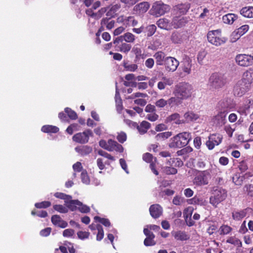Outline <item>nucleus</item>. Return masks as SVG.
I'll list each match as a JSON object with an SVG mask.
<instances>
[{
  "label": "nucleus",
  "instance_id": "nucleus-1",
  "mask_svg": "<svg viewBox=\"0 0 253 253\" xmlns=\"http://www.w3.org/2000/svg\"><path fill=\"white\" fill-rule=\"evenodd\" d=\"M191 139L190 132L184 131L179 133L169 139V146L170 148H182L188 145Z\"/></svg>",
  "mask_w": 253,
  "mask_h": 253
},
{
  "label": "nucleus",
  "instance_id": "nucleus-2",
  "mask_svg": "<svg viewBox=\"0 0 253 253\" xmlns=\"http://www.w3.org/2000/svg\"><path fill=\"white\" fill-rule=\"evenodd\" d=\"M193 90V87L190 84L182 82L175 86L173 93L175 96L183 100L191 97Z\"/></svg>",
  "mask_w": 253,
  "mask_h": 253
},
{
  "label": "nucleus",
  "instance_id": "nucleus-3",
  "mask_svg": "<svg viewBox=\"0 0 253 253\" xmlns=\"http://www.w3.org/2000/svg\"><path fill=\"white\" fill-rule=\"evenodd\" d=\"M227 197V192L222 188L216 187L213 189L212 195L210 198V203L214 207L223 201Z\"/></svg>",
  "mask_w": 253,
  "mask_h": 253
},
{
  "label": "nucleus",
  "instance_id": "nucleus-4",
  "mask_svg": "<svg viewBox=\"0 0 253 253\" xmlns=\"http://www.w3.org/2000/svg\"><path fill=\"white\" fill-rule=\"evenodd\" d=\"M226 83L225 77L220 73H213L209 79V84L213 89H219L223 87Z\"/></svg>",
  "mask_w": 253,
  "mask_h": 253
},
{
  "label": "nucleus",
  "instance_id": "nucleus-5",
  "mask_svg": "<svg viewBox=\"0 0 253 253\" xmlns=\"http://www.w3.org/2000/svg\"><path fill=\"white\" fill-rule=\"evenodd\" d=\"M209 42L215 46H219L225 42L226 39L221 37L220 30L209 31L207 34Z\"/></svg>",
  "mask_w": 253,
  "mask_h": 253
},
{
  "label": "nucleus",
  "instance_id": "nucleus-6",
  "mask_svg": "<svg viewBox=\"0 0 253 253\" xmlns=\"http://www.w3.org/2000/svg\"><path fill=\"white\" fill-rule=\"evenodd\" d=\"M210 175L209 170H198L193 180V184L197 186L207 185L209 183L208 176Z\"/></svg>",
  "mask_w": 253,
  "mask_h": 253
},
{
  "label": "nucleus",
  "instance_id": "nucleus-7",
  "mask_svg": "<svg viewBox=\"0 0 253 253\" xmlns=\"http://www.w3.org/2000/svg\"><path fill=\"white\" fill-rule=\"evenodd\" d=\"M169 10L170 6L169 5L164 4L161 1H157L153 4L150 10V13L152 15L158 17L164 15Z\"/></svg>",
  "mask_w": 253,
  "mask_h": 253
},
{
  "label": "nucleus",
  "instance_id": "nucleus-8",
  "mask_svg": "<svg viewBox=\"0 0 253 253\" xmlns=\"http://www.w3.org/2000/svg\"><path fill=\"white\" fill-rule=\"evenodd\" d=\"M234 106L233 100L230 98L225 97L218 102L216 108L218 111H223L228 114Z\"/></svg>",
  "mask_w": 253,
  "mask_h": 253
},
{
  "label": "nucleus",
  "instance_id": "nucleus-9",
  "mask_svg": "<svg viewBox=\"0 0 253 253\" xmlns=\"http://www.w3.org/2000/svg\"><path fill=\"white\" fill-rule=\"evenodd\" d=\"M93 134L91 130L86 129L83 132L75 134L73 136V140L80 144H85L88 142L89 137H93Z\"/></svg>",
  "mask_w": 253,
  "mask_h": 253
},
{
  "label": "nucleus",
  "instance_id": "nucleus-10",
  "mask_svg": "<svg viewBox=\"0 0 253 253\" xmlns=\"http://www.w3.org/2000/svg\"><path fill=\"white\" fill-rule=\"evenodd\" d=\"M222 139L223 136L219 133L211 134L208 137V140L206 143V146L209 150H212L215 146L221 143Z\"/></svg>",
  "mask_w": 253,
  "mask_h": 253
},
{
  "label": "nucleus",
  "instance_id": "nucleus-11",
  "mask_svg": "<svg viewBox=\"0 0 253 253\" xmlns=\"http://www.w3.org/2000/svg\"><path fill=\"white\" fill-rule=\"evenodd\" d=\"M235 61L240 66L248 67L253 65V56L245 54H238L235 57Z\"/></svg>",
  "mask_w": 253,
  "mask_h": 253
},
{
  "label": "nucleus",
  "instance_id": "nucleus-12",
  "mask_svg": "<svg viewBox=\"0 0 253 253\" xmlns=\"http://www.w3.org/2000/svg\"><path fill=\"white\" fill-rule=\"evenodd\" d=\"M249 87L250 85L247 84L244 80L243 79L239 80L234 87V95L242 96L248 90Z\"/></svg>",
  "mask_w": 253,
  "mask_h": 253
},
{
  "label": "nucleus",
  "instance_id": "nucleus-13",
  "mask_svg": "<svg viewBox=\"0 0 253 253\" xmlns=\"http://www.w3.org/2000/svg\"><path fill=\"white\" fill-rule=\"evenodd\" d=\"M164 65L167 71L174 72L179 65V61L174 57H167L165 59Z\"/></svg>",
  "mask_w": 253,
  "mask_h": 253
},
{
  "label": "nucleus",
  "instance_id": "nucleus-14",
  "mask_svg": "<svg viewBox=\"0 0 253 253\" xmlns=\"http://www.w3.org/2000/svg\"><path fill=\"white\" fill-rule=\"evenodd\" d=\"M217 115L212 118V121L216 126H221L226 123L227 113L223 111H218Z\"/></svg>",
  "mask_w": 253,
  "mask_h": 253
},
{
  "label": "nucleus",
  "instance_id": "nucleus-15",
  "mask_svg": "<svg viewBox=\"0 0 253 253\" xmlns=\"http://www.w3.org/2000/svg\"><path fill=\"white\" fill-rule=\"evenodd\" d=\"M190 7L189 3H181L173 7V13L174 15H183L186 13Z\"/></svg>",
  "mask_w": 253,
  "mask_h": 253
},
{
  "label": "nucleus",
  "instance_id": "nucleus-16",
  "mask_svg": "<svg viewBox=\"0 0 253 253\" xmlns=\"http://www.w3.org/2000/svg\"><path fill=\"white\" fill-rule=\"evenodd\" d=\"M135 36L132 33L127 32L122 36L118 37L113 40V43H118V42H122L124 41L126 42L132 43L135 41Z\"/></svg>",
  "mask_w": 253,
  "mask_h": 253
},
{
  "label": "nucleus",
  "instance_id": "nucleus-17",
  "mask_svg": "<svg viewBox=\"0 0 253 253\" xmlns=\"http://www.w3.org/2000/svg\"><path fill=\"white\" fill-rule=\"evenodd\" d=\"M171 21V25L174 28L177 29L181 28L185 25L187 23V20L186 17L180 15H175Z\"/></svg>",
  "mask_w": 253,
  "mask_h": 253
},
{
  "label": "nucleus",
  "instance_id": "nucleus-18",
  "mask_svg": "<svg viewBox=\"0 0 253 253\" xmlns=\"http://www.w3.org/2000/svg\"><path fill=\"white\" fill-rule=\"evenodd\" d=\"M116 51H120L125 54H127L131 48V45L127 42H123L118 43H113Z\"/></svg>",
  "mask_w": 253,
  "mask_h": 253
},
{
  "label": "nucleus",
  "instance_id": "nucleus-19",
  "mask_svg": "<svg viewBox=\"0 0 253 253\" xmlns=\"http://www.w3.org/2000/svg\"><path fill=\"white\" fill-rule=\"evenodd\" d=\"M108 147L107 150L109 151H116L122 153L124 151V148L122 145L119 144L117 141L110 139L108 140Z\"/></svg>",
  "mask_w": 253,
  "mask_h": 253
},
{
  "label": "nucleus",
  "instance_id": "nucleus-20",
  "mask_svg": "<svg viewBox=\"0 0 253 253\" xmlns=\"http://www.w3.org/2000/svg\"><path fill=\"white\" fill-rule=\"evenodd\" d=\"M187 35L184 32H174L171 35V39L175 43H180L187 39Z\"/></svg>",
  "mask_w": 253,
  "mask_h": 253
},
{
  "label": "nucleus",
  "instance_id": "nucleus-21",
  "mask_svg": "<svg viewBox=\"0 0 253 253\" xmlns=\"http://www.w3.org/2000/svg\"><path fill=\"white\" fill-rule=\"evenodd\" d=\"M149 211L152 217L157 218L162 214L163 209L159 204H154L150 206Z\"/></svg>",
  "mask_w": 253,
  "mask_h": 253
},
{
  "label": "nucleus",
  "instance_id": "nucleus-22",
  "mask_svg": "<svg viewBox=\"0 0 253 253\" xmlns=\"http://www.w3.org/2000/svg\"><path fill=\"white\" fill-rule=\"evenodd\" d=\"M51 220L54 225L62 228H66L68 225L67 222L63 220L58 215H53L51 217Z\"/></svg>",
  "mask_w": 253,
  "mask_h": 253
},
{
  "label": "nucleus",
  "instance_id": "nucleus-23",
  "mask_svg": "<svg viewBox=\"0 0 253 253\" xmlns=\"http://www.w3.org/2000/svg\"><path fill=\"white\" fill-rule=\"evenodd\" d=\"M76 152L82 156L89 154L92 151V147L88 145L77 146L75 148Z\"/></svg>",
  "mask_w": 253,
  "mask_h": 253
},
{
  "label": "nucleus",
  "instance_id": "nucleus-24",
  "mask_svg": "<svg viewBox=\"0 0 253 253\" xmlns=\"http://www.w3.org/2000/svg\"><path fill=\"white\" fill-rule=\"evenodd\" d=\"M249 210H250V209L247 208L240 211H234L232 213V216L235 220H241L247 215Z\"/></svg>",
  "mask_w": 253,
  "mask_h": 253
},
{
  "label": "nucleus",
  "instance_id": "nucleus-25",
  "mask_svg": "<svg viewBox=\"0 0 253 253\" xmlns=\"http://www.w3.org/2000/svg\"><path fill=\"white\" fill-rule=\"evenodd\" d=\"M180 115L178 113H174L167 117L165 120L166 123L173 122L174 123L180 125L185 123L184 120L180 119Z\"/></svg>",
  "mask_w": 253,
  "mask_h": 253
},
{
  "label": "nucleus",
  "instance_id": "nucleus-26",
  "mask_svg": "<svg viewBox=\"0 0 253 253\" xmlns=\"http://www.w3.org/2000/svg\"><path fill=\"white\" fill-rule=\"evenodd\" d=\"M65 204L68 209L72 211H76L78 207V205H81V202L78 200H68L65 201Z\"/></svg>",
  "mask_w": 253,
  "mask_h": 253
},
{
  "label": "nucleus",
  "instance_id": "nucleus-27",
  "mask_svg": "<svg viewBox=\"0 0 253 253\" xmlns=\"http://www.w3.org/2000/svg\"><path fill=\"white\" fill-rule=\"evenodd\" d=\"M150 123L147 121H143L140 124V125L138 124L136 128L140 134H144L147 132V130L150 128Z\"/></svg>",
  "mask_w": 253,
  "mask_h": 253
},
{
  "label": "nucleus",
  "instance_id": "nucleus-28",
  "mask_svg": "<svg viewBox=\"0 0 253 253\" xmlns=\"http://www.w3.org/2000/svg\"><path fill=\"white\" fill-rule=\"evenodd\" d=\"M111 18L108 17L103 18L101 21V28H103L104 27H106L107 30H111L114 27L115 21L111 20Z\"/></svg>",
  "mask_w": 253,
  "mask_h": 253
},
{
  "label": "nucleus",
  "instance_id": "nucleus-29",
  "mask_svg": "<svg viewBox=\"0 0 253 253\" xmlns=\"http://www.w3.org/2000/svg\"><path fill=\"white\" fill-rule=\"evenodd\" d=\"M242 79L249 85L253 83V67L249 69L244 72Z\"/></svg>",
  "mask_w": 253,
  "mask_h": 253
},
{
  "label": "nucleus",
  "instance_id": "nucleus-30",
  "mask_svg": "<svg viewBox=\"0 0 253 253\" xmlns=\"http://www.w3.org/2000/svg\"><path fill=\"white\" fill-rule=\"evenodd\" d=\"M171 234L177 240L185 241L189 239L188 235L184 231H172Z\"/></svg>",
  "mask_w": 253,
  "mask_h": 253
},
{
  "label": "nucleus",
  "instance_id": "nucleus-31",
  "mask_svg": "<svg viewBox=\"0 0 253 253\" xmlns=\"http://www.w3.org/2000/svg\"><path fill=\"white\" fill-rule=\"evenodd\" d=\"M183 117L185 119V121L187 123L196 121L199 118V115L192 111L186 112L184 114Z\"/></svg>",
  "mask_w": 253,
  "mask_h": 253
},
{
  "label": "nucleus",
  "instance_id": "nucleus-32",
  "mask_svg": "<svg viewBox=\"0 0 253 253\" xmlns=\"http://www.w3.org/2000/svg\"><path fill=\"white\" fill-rule=\"evenodd\" d=\"M153 57L156 60V64L158 65H162L164 64L166 55L162 51H158L154 54Z\"/></svg>",
  "mask_w": 253,
  "mask_h": 253
},
{
  "label": "nucleus",
  "instance_id": "nucleus-33",
  "mask_svg": "<svg viewBox=\"0 0 253 253\" xmlns=\"http://www.w3.org/2000/svg\"><path fill=\"white\" fill-rule=\"evenodd\" d=\"M226 242L227 243L232 244L238 248H241L242 246V243L241 240L235 236L228 237Z\"/></svg>",
  "mask_w": 253,
  "mask_h": 253
},
{
  "label": "nucleus",
  "instance_id": "nucleus-34",
  "mask_svg": "<svg viewBox=\"0 0 253 253\" xmlns=\"http://www.w3.org/2000/svg\"><path fill=\"white\" fill-rule=\"evenodd\" d=\"M237 19V16L233 13H228L222 17V20L224 23L232 24Z\"/></svg>",
  "mask_w": 253,
  "mask_h": 253
},
{
  "label": "nucleus",
  "instance_id": "nucleus-35",
  "mask_svg": "<svg viewBox=\"0 0 253 253\" xmlns=\"http://www.w3.org/2000/svg\"><path fill=\"white\" fill-rule=\"evenodd\" d=\"M240 14L245 17H253V6L242 8L240 10Z\"/></svg>",
  "mask_w": 253,
  "mask_h": 253
},
{
  "label": "nucleus",
  "instance_id": "nucleus-36",
  "mask_svg": "<svg viewBox=\"0 0 253 253\" xmlns=\"http://www.w3.org/2000/svg\"><path fill=\"white\" fill-rule=\"evenodd\" d=\"M123 66L126 71L128 72H135L138 69V66L136 64L129 63L128 61H123Z\"/></svg>",
  "mask_w": 253,
  "mask_h": 253
},
{
  "label": "nucleus",
  "instance_id": "nucleus-37",
  "mask_svg": "<svg viewBox=\"0 0 253 253\" xmlns=\"http://www.w3.org/2000/svg\"><path fill=\"white\" fill-rule=\"evenodd\" d=\"M121 8V5L120 4H116L112 5L109 9V10L106 13V16L110 18L114 17L116 14V12Z\"/></svg>",
  "mask_w": 253,
  "mask_h": 253
},
{
  "label": "nucleus",
  "instance_id": "nucleus-38",
  "mask_svg": "<svg viewBox=\"0 0 253 253\" xmlns=\"http://www.w3.org/2000/svg\"><path fill=\"white\" fill-rule=\"evenodd\" d=\"M150 7V4L148 2L144 1L135 5V7L140 13L146 12Z\"/></svg>",
  "mask_w": 253,
  "mask_h": 253
},
{
  "label": "nucleus",
  "instance_id": "nucleus-39",
  "mask_svg": "<svg viewBox=\"0 0 253 253\" xmlns=\"http://www.w3.org/2000/svg\"><path fill=\"white\" fill-rule=\"evenodd\" d=\"M41 130L45 133H56L59 131V128L54 126L44 125L42 127Z\"/></svg>",
  "mask_w": 253,
  "mask_h": 253
},
{
  "label": "nucleus",
  "instance_id": "nucleus-40",
  "mask_svg": "<svg viewBox=\"0 0 253 253\" xmlns=\"http://www.w3.org/2000/svg\"><path fill=\"white\" fill-rule=\"evenodd\" d=\"M132 52H133L135 56V60H138L140 58L144 59L145 55L144 53H142L141 49L137 46H134L132 49Z\"/></svg>",
  "mask_w": 253,
  "mask_h": 253
},
{
  "label": "nucleus",
  "instance_id": "nucleus-41",
  "mask_svg": "<svg viewBox=\"0 0 253 253\" xmlns=\"http://www.w3.org/2000/svg\"><path fill=\"white\" fill-rule=\"evenodd\" d=\"M172 135L171 132L166 131L164 132H161L157 134L155 138L156 141H164L169 137Z\"/></svg>",
  "mask_w": 253,
  "mask_h": 253
},
{
  "label": "nucleus",
  "instance_id": "nucleus-42",
  "mask_svg": "<svg viewBox=\"0 0 253 253\" xmlns=\"http://www.w3.org/2000/svg\"><path fill=\"white\" fill-rule=\"evenodd\" d=\"M157 25L161 29L168 30L169 27V20L166 18L160 19L157 22Z\"/></svg>",
  "mask_w": 253,
  "mask_h": 253
},
{
  "label": "nucleus",
  "instance_id": "nucleus-43",
  "mask_svg": "<svg viewBox=\"0 0 253 253\" xmlns=\"http://www.w3.org/2000/svg\"><path fill=\"white\" fill-rule=\"evenodd\" d=\"M180 98L178 97H171L167 100L168 105L170 108L178 106L181 104Z\"/></svg>",
  "mask_w": 253,
  "mask_h": 253
},
{
  "label": "nucleus",
  "instance_id": "nucleus-44",
  "mask_svg": "<svg viewBox=\"0 0 253 253\" xmlns=\"http://www.w3.org/2000/svg\"><path fill=\"white\" fill-rule=\"evenodd\" d=\"M156 26L154 25H150L145 28L144 33L146 34L148 37H151L154 34L156 31Z\"/></svg>",
  "mask_w": 253,
  "mask_h": 253
},
{
  "label": "nucleus",
  "instance_id": "nucleus-45",
  "mask_svg": "<svg viewBox=\"0 0 253 253\" xmlns=\"http://www.w3.org/2000/svg\"><path fill=\"white\" fill-rule=\"evenodd\" d=\"M249 30V26L244 25L242 26L239 28L237 29L235 32L234 34L238 35V38L245 34Z\"/></svg>",
  "mask_w": 253,
  "mask_h": 253
},
{
  "label": "nucleus",
  "instance_id": "nucleus-46",
  "mask_svg": "<svg viewBox=\"0 0 253 253\" xmlns=\"http://www.w3.org/2000/svg\"><path fill=\"white\" fill-rule=\"evenodd\" d=\"M115 101L117 110L122 109V101L120 97V93L118 88L116 87L115 94Z\"/></svg>",
  "mask_w": 253,
  "mask_h": 253
},
{
  "label": "nucleus",
  "instance_id": "nucleus-47",
  "mask_svg": "<svg viewBox=\"0 0 253 253\" xmlns=\"http://www.w3.org/2000/svg\"><path fill=\"white\" fill-rule=\"evenodd\" d=\"M191 61L189 59H187L184 61L182 70L184 72L187 74H189L191 73Z\"/></svg>",
  "mask_w": 253,
  "mask_h": 253
},
{
  "label": "nucleus",
  "instance_id": "nucleus-48",
  "mask_svg": "<svg viewBox=\"0 0 253 253\" xmlns=\"http://www.w3.org/2000/svg\"><path fill=\"white\" fill-rule=\"evenodd\" d=\"M192 201L193 203L201 206H206L208 204V202L203 197L195 196L192 199Z\"/></svg>",
  "mask_w": 253,
  "mask_h": 253
},
{
  "label": "nucleus",
  "instance_id": "nucleus-49",
  "mask_svg": "<svg viewBox=\"0 0 253 253\" xmlns=\"http://www.w3.org/2000/svg\"><path fill=\"white\" fill-rule=\"evenodd\" d=\"M232 230V228L227 225H222L219 229L220 235H227L229 234Z\"/></svg>",
  "mask_w": 253,
  "mask_h": 253
},
{
  "label": "nucleus",
  "instance_id": "nucleus-50",
  "mask_svg": "<svg viewBox=\"0 0 253 253\" xmlns=\"http://www.w3.org/2000/svg\"><path fill=\"white\" fill-rule=\"evenodd\" d=\"M64 111L70 119L76 120L78 118L77 113L71 108L68 107L65 108Z\"/></svg>",
  "mask_w": 253,
  "mask_h": 253
},
{
  "label": "nucleus",
  "instance_id": "nucleus-51",
  "mask_svg": "<svg viewBox=\"0 0 253 253\" xmlns=\"http://www.w3.org/2000/svg\"><path fill=\"white\" fill-rule=\"evenodd\" d=\"M154 234H151V236L147 237L144 241V244L146 246H151L155 245Z\"/></svg>",
  "mask_w": 253,
  "mask_h": 253
},
{
  "label": "nucleus",
  "instance_id": "nucleus-52",
  "mask_svg": "<svg viewBox=\"0 0 253 253\" xmlns=\"http://www.w3.org/2000/svg\"><path fill=\"white\" fill-rule=\"evenodd\" d=\"M54 196L57 198L64 200L65 203L66 201L70 200L72 198L71 196L61 192H56L54 193Z\"/></svg>",
  "mask_w": 253,
  "mask_h": 253
},
{
  "label": "nucleus",
  "instance_id": "nucleus-53",
  "mask_svg": "<svg viewBox=\"0 0 253 253\" xmlns=\"http://www.w3.org/2000/svg\"><path fill=\"white\" fill-rule=\"evenodd\" d=\"M53 208L54 210L60 213H66L68 211L67 208L62 205H55L53 206Z\"/></svg>",
  "mask_w": 253,
  "mask_h": 253
},
{
  "label": "nucleus",
  "instance_id": "nucleus-54",
  "mask_svg": "<svg viewBox=\"0 0 253 253\" xmlns=\"http://www.w3.org/2000/svg\"><path fill=\"white\" fill-rule=\"evenodd\" d=\"M81 177L83 183L86 185L89 184L90 179L85 170H83L82 171Z\"/></svg>",
  "mask_w": 253,
  "mask_h": 253
},
{
  "label": "nucleus",
  "instance_id": "nucleus-55",
  "mask_svg": "<svg viewBox=\"0 0 253 253\" xmlns=\"http://www.w3.org/2000/svg\"><path fill=\"white\" fill-rule=\"evenodd\" d=\"M94 219L95 221L102 223L103 225L106 227L110 226L111 224L109 220L106 218H101L99 216H96L94 217Z\"/></svg>",
  "mask_w": 253,
  "mask_h": 253
},
{
  "label": "nucleus",
  "instance_id": "nucleus-56",
  "mask_svg": "<svg viewBox=\"0 0 253 253\" xmlns=\"http://www.w3.org/2000/svg\"><path fill=\"white\" fill-rule=\"evenodd\" d=\"M155 104L158 108H164L168 105L167 100H165L163 98L159 99L156 101Z\"/></svg>",
  "mask_w": 253,
  "mask_h": 253
},
{
  "label": "nucleus",
  "instance_id": "nucleus-57",
  "mask_svg": "<svg viewBox=\"0 0 253 253\" xmlns=\"http://www.w3.org/2000/svg\"><path fill=\"white\" fill-rule=\"evenodd\" d=\"M98 233L96 236V240L97 241H101L104 237V231L102 227L100 225H97L96 227Z\"/></svg>",
  "mask_w": 253,
  "mask_h": 253
},
{
  "label": "nucleus",
  "instance_id": "nucleus-58",
  "mask_svg": "<svg viewBox=\"0 0 253 253\" xmlns=\"http://www.w3.org/2000/svg\"><path fill=\"white\" fill-rule=\"evenodd\" d=\"M51 203L49 201H43L41 203H37L35 206L38 209L46 208L50 207Z\"/></svg>",
  "mask_w": 253,
  "mask_h": 253
},
{
  "label": "nucleus",
  "instance_id": "nucleus-59",
  "mask_svg": "<svg viewBox=\"0 0 253 253\" xmlns=\"http://www.w3.org/2000/svg\"><path fill=\"white\" fill-rule=\"evenodd\" d=\"M127 138L126 134L125 132L123 131H121L118 133V135L117 136V139L119 142L121 143H124Z\"/></svg>",
  "mask_w": 253,
  "mask_h": 253
},
{
  "label": "nucleus",
  "instance_id": "nucleus-60",
  "mask_svg": "<svg viewBox=\"0 0 253 253\" xmlns=\"http://www.w3.org/2000/svg\"><path fill=\"white\" fill-rule=\"evenodd\" d=\"M164 171L167 174H174L177 172L176 169L169 166H166L164 168Z\"/></svg>",
  "mask_w": 253,
  "mask_h": 253
},
{
  "label": "nucleus",
  "instance_id": "nucleus-61",
  "mask_svg": "<svg viewBox=\"0 0 253 253\" xmlns=\"http://www.w3.org/2000/svg\"><path fill=\"white\" fill-rule=\"evenodd\" d=\"M253 106V100L249 99L246 101V104L243 108V111L246 113L249 109Z\"/></svg>",
  "mask_w": 253,
  "mask_h": 253
},
{
  "label": "nucleus",
  "instance_id": "nucleus-62",
  "mask_svg": "<svg viewBox=\"0 0 253 253\" xmlns=\"http://www.w3.org/2000/svg\"><path fill=\"white\" fill-rule=\"evenodd\" d=\"M98 154L99 155H100L101 156H103V157H104L105 158H107L109 160H111L112 161H115V158L114 157H113L110 154H108V153H107L105 151H103L102 150H99L98 151Z\"/></svg>",
  "mask_w": 253,
  "mask_h": 253
},
{
  "label": "nucleus",
  "instance_id": "nucleus-63",
  "mask_svg": "<svg viewBox=\"0 0 253 253\" xmlns=\"http://www.w3.org/2000/svg\"><path fill=\"white\" fill-rule=\"evenodd\" d=\"M244 191L251 197H253V185H246L244 187Z\"/></svg>",
  "mask_w": 253,
  "mask_h": 253
},
{
  "label": "nucleus",
  "instance_id": "nucleus-64",
  "mask_svg": "<svg viewBox=\"0 0 253 253\" xmlns=\"http://www.w3.org/2000/svg\"><path fill=\"white\" fill-rule=\"evenodd\" d=\"M206 159L199 158L196 163L197 167L199 169H204L206 167Z\"/></svg>",
  "mask_w": 253,
  "mask_h": 253
}]
</instances>
